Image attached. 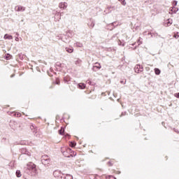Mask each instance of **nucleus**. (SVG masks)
<instances>
[{"instance_id": "10", "label": "nucleus", "mask_w": 179, "mask_h": 179, "mask_svg": "<svg viewBox=\"0 0 179 179\" xmlns=\"http://www.w3.org/2000/svg\"><path fill=\"white\" fill-rule=\"evenodd\" d=\"M62 179H73V177L70 174H64Z\"/></svg>"}, {"instance_id": "41", "label": "nucleus", "mask_w": 179, "mask_h": 179, "mask_svg": "<svg viewBox=\"0 0 179 179\" xmlns=\"http://www.w3.org/2000/svg\"><path fill=\"white\" fill-rule=\"evenodd\" d=\"M140 44H142V42H140V43H138V45H140Z\"/></svg>"}, {"instance_id": "20", "label": "nucleus", "mask_w": 179, "mask_h": 179, "mask_svg": "<svg viewBox=\"0 0 179 179\" xmlns=\"http://www.w3.org/2000/svg\"><path fill=\"white\" fill-rule=\"evenodd\" d=\"M148 34H150L151 37H157L159 36V34L157 33H154V34L150 33Z\"/></svg>"}, {"instance_id": "13", "label": "nucleus", "mask_w": 179, "mask_h": 179, "mask_svg": "<svg viewBox=\"0 0 179 179\" xmlns=\"http://www.w3.org/2000/svg\"><path fill=\"white\" fill-rule=\"evenodd\" d=\"M154 71L155 75H160V73H162V71H160V69H159L158 68H155Z\"/></svg>"}, {"instance_id": "6", "label": "nucleus", "mask_w": 179, "mask_h": 179, "mask_svg": "<svg viewBox=\"0 0 179 179\" xmlns=\"http://www.w3.org/2000/svg\"><path fill=\"white\" fill-rule=\"evenodd\" d=\"M96 69H101V65H100V63L96 62L95 63V66H94L92 67V71H94V72H96L97 70H96Z\"/></svg>"}, {"instance_id": "33", "label": "nucleus", "mask_w": 179, "mask_h": 179, "mask_svg": "<svg viewBox=\"0 0 179 179\" xmlns=\"http://www.w3.org/2000/svg\"><path fill=\"white\" fill-rule=\"evenodd\" d=\"M158 37H159L160 38H164L162 37V36H160V35H158Z\"/></svg>"}, {"instance_id": "22", "label": "nucleus", "mask_w": 179, "mask_h": 179, "mask_svg": "<svg viewBox=\"0 0 179 179\" xmlns=\"http://www.w3.org/2000/svg\"><path fill=\"white\" fill-rule=\"evenodd\" d=\"M171 12H173V13H176L177 12H178V8H172L171 9Z\"/></svg>"}, {"instance_id": "4", "label": "nucleus", "mask_w": 179, "mask_h": 179, "mask_svg": "<svg viewBox=\"0 0 179 179\" xmlns=\"http://www.w3.org/2000/svg\"><path fill=\"white\" fill-rule=\"evenodd\" d=\"M20 152H21V155L20 156V157L22 158L24 157V155H26L27 156H31V154L29 151H27V150L26 148H21L20 149Z\"/></svg>"}, {"instance_id": "29", "label": "nucleus", "mask_w": 179, "mask_h": 179, "mask_svg": "<svg viewBox=\"0 0 179 179\" xmlns=\"http://www.w3.org/2000/svg\"><path fill=\"white\" fill-rule=\"evenodd\" d=\"M87 83H88V85H92V81L87 80Z\"/></svg>"}, {"instance_id": "2", "label": "nucleus", "mask_w": 179, "mask_h": 179, "mask_svg": "<svg viewBox=\"0 0 179 179\" xmlns=\"http://www.w3.org/2000/svg\"><path fill=\"white\" fill-rule=\"evenodd\" d=\"M42 164L47 166L50 164L51 159L48 157V155H43L41 159Z\"/></svg>"}, {"instance_id": "36", "label": "nucleus", "mask_w": 179, "mask_h": 179, "mask_svg": "<svg viewBox=\"0 0 179 179\" xmlns=\"http://www.w3.org/2000/svg\"><path fill=\"white\" fill-rule=\"evenodd\" d=\"M15 76V75H11L10 78H13Z\"/></svg>"}, {"instance_id": "23", "label": "nucleus", "mask_w": 179, "mask_h": 179, "mask_svg": "<svg viewBox=\"0 0 179 179\" xmlns=\"http://www.w3.org/2000/svg\"><path fill=\"white\" fill-rule=\"evenodd\" d=\"M173 37L175 38H178V37H179V32H176V34H174Z\"/></svg>"}, {"instance_id": "34", "label": "nucleus", "mask_w": 179, "mask_h": 179, "mask_svg": "<svg viewBox=\"0 0 179 179\" xmlns=\"http://www.w3.org/2000/svg\"><path fill=\"white\" fill-rule=\"evenodd\" d=\"M57 85H59V81L56 82Z\"/></svg>"}, {"instance_id": "18", "label": "nucleus", "mask_w": 179, "mask_h": 179, "mask_svg": "<svg viewBox=\"0 0 179 179\" xmlns=\"http://www.w3.org/2000/svg\"><path fill=\"white\" fill-rule=\"evenodd\" d=\"M69 146H71V148H75V146H76V143L75 141H71L69 143Z\"/></svg>"}, {"instance_id": "37", "label": "nucleus", "mask_w": 179, "mask_h": 179, "mask_svg": "<svg viewBox=\"0 0 179 179\" xmlns=\"http://www.w3.org/2000/svg\"><path fill=\"white\" fill-rule=\"evenodd\" d=\"M114 23H115V22H113V23L111 24V26H114Z\"/></svg>"}, {"instance_id": "3", "label": "nucleus", "mask_w": 179, "mask_h": 179, "mask_svg": "<svg viewBox=\"0 0 179 179\" xmlns=\"http://www.w3.org/2000/svg\"><path fill=\"white\" fill-rule=\"evenodd\" d=\"M64 174L61 173V171H55L53 172V176L55 177V178H59V179H63L64 178Z\"/></svg>"}, {"instance_id": "11", "label": "nucleus", "mask_w": 179, "mask_h": 179, "mask_svg": "<svg viewBox=\"0 0 179 179\" xmlns=\"http://www.w3.org/2000/svg\"><path fill=\"white\" fill-rule=\"evenodd\" d=\"M62 152L63 153V156H65V157H71L72 155H68V151H64V150H62Z\"/></svg>"}, {"instance_id": "35", "label": "nucleus", "mask_w": 179, "mask_h": 179, "mask_svg": "<svg viewBox=\"0 0 179 179\" xmlns=\"http://www.w3.org/2000/svg\"><path fill=\"white\" fill-rule=\"evenodd\" d=\"M30 128L33 129V128H34V126H31Z\"/></svg>"}, {"instance_id": "9", "label": "nucleus", "mask_w": 179, "mask_h": 179, "mask_svg": "<svg viewBox=\"0 0 179 179\" xmlns=\"http://www.w3.org/2000/svg\"><path fill=\"white\" fill-rule=\"evenodd\" d=\"M3 38H4L5 40H13V36H12L11 35H8V34H6L4 35Z\"/></svg>"}, {"instance_id": "21", "label": "nucleus", "mask_w": 179, "mask_h": 179, "mask_svg": "<svg viewBox=\"0 0 179 179\" xmlns=\"http://www.w3.org/2000/svg\"><path fill=\"white\" fill-rule=\"evenodd\" d=\"M119 1L121 2L123 6H125V5H127V2H125V0H119Z\"/></svg>"}, {"instance_id": "1", "label": "nucleus", "mask_w": 179, "mask_h": 179, "mask_svg": "<svg viewBox=\"0 0 179 179\" xmlns=\"http://www.w3.org/2000/svg\"><path fill=\"white\" fill-rule=\"evenodd\" d=\"M24 173L28 174V176H36L37 174V169L36 168V164L33 162H29L24 167Z\"/></svg>"}, {"instance_id": "42", "label": "nucleus", "mask_w": 179, "mask_h": 179, "mask_svg": "<svg viewBox=\"0 0 179 179\" xmlns=\"http://www.w3.org/2000/svg\"><path fill=\"white\" fill-rule=\"evenodd\" d=\"M140 44H142V42H140V43H138V45H140Z\"/></svg>"}, {"instance_id": "31", "label": "nucleus", "mask_w": 179, "mask_h": 179, "mask_svg": "<svg viewBox=\"0 0 179 179\" xmlns=\"http://www.w3.org/2000/svg\"><path fill=\"white\" fill-rule=\"evenodd\" d=\"M108 9L110 10V9H113L111 6L108 7Z\"/></svg>"}, {"instance_id": "16", "label": "nucleus", "mask_w": 179, "mask_h": 179, "mask_svg": "<svg viewBox=\"0 0 179 179\" xmlns=\"http://www.w3.org/2000/svg\"><path fill=\"white\" fill-rule=\"evenodd\" d=\"M16 176L19 178L20 177H22V173L20 170L16 171L15 172Z\"/></svg>"}, {"instance_id": "39", "label": "nucleus", "mask_w": 179, "mask_h": 179, "mask_svg": "<svg viewBox=\"0 0 179 179\" xmlns=\"http://www.w3.org/2000/svg\"><path fill=\"white\" fill-rule=\"evenodd\" d=\"M66 136H69V134H66Z\"/></svg>"}, {"instance_id": "7", "label": "nucleus", "mask_w": 179, "mask_h": 179, "mask_svg": "<svg viewBox=\"0 0 179 179\" xmlns=\"http://www.w3.org/2000/svg\"><path fill=\"white\" fill-rule=\"evenodd\" d=\"M15 10H17V12H24V10H26V8L22 6H16Z\"/></svg>"}, {"instance_id": "28", "label": "nucleus", "mask_w": 179, "mask_h": 179, "mask_svg": "<svg viewBox=\"0 0 179 179\" xmlns=\"http://www.w3.org/2000/svg\"><path fill=\"white\" fill-rule=\"evenodd\" d=\"M173 3H174V6H177L178 1H173Z\"/></svg>"}, {"instance_id": "24", "label": "nucleus", "mask_w": 179, "mask_h": 179, "mask_svg": "<svg viewBox=\"0 0 179 179\" xmlns=\"http://www.w3.org/2000/svg\"><path fill=\"white\" fill-rule=\"evenodd\" d=\"M14 115L15 117H21L22 116V114L20 113H14Z\"/></svg>"}, {"instance_id": "5", "label": "nucleus", "mask_w": 179, "mask_h": 179, "mask_svg": "<svg viewBox=\"0 0 179 179\" xmlns=\"http://www.w3.org/2000/svg\"><path fill=\"white\" fill-rule=\"evenodd\" d=\"M134 71H135L136 73H139L140 72H143V67H142V66H141V64H137L135 66Z\"/></svg>"}, {"instance_id": "44", "label": "nucleus", "mask_w": 179, "mask_h": 179, "mask_svg": "<svg viewBox=\"0 0 179 179\" xmlns=\"http://www.w3.org/2000/svg\"><path fill=\"white\" fill-rule=\"evenodd\" d=\"M168 65H171L170 63Z\"/></svg>"}, {"instance_id": "45", "label": "nucleus", "mask_w": 179, "mask_h": 179, "mask_svg": "<svg viewBox=\"0 0 179 179\" xmlns=\"http://www.w3.org/2000/svg\"><path fill=\"white\" fill-rule=\"evenodd\" d=\"M67 150H71V149H68Z\"/></svg>"}, {"instance_id": "38", "label": "nucleus", "mask_w": 179, "mask_h": 179, "mask_svg": "<svg viewBox=\"0 0 179 179\" xmlns=\"http://www.w3.org/2000/svg\"><path fill=\"white\" fill-rule=\"evenodd\" d=\"M63 13H60V16H62V15H63Z\"/></svg>"}, {"instance_id": "43", "label": "nucleus", "mask_w": 179, "mask_h": 179, "mask_svg": "<svg viewBox=\"0 0 179 179\" xmlns=\"http://www.w3.org/2000/svg\"><path fill=\"white\" fill-rule=\"evenodd\" d=\"M120 83H124V81H120Z\"/></svg>"}, {"instance_id": "8", "label": "nucleus", "mask_w": 179, "mask_h": 179, "mask_svg": "<svg viewBox=\"0 0 179 179\" xmlns=\"http://www.w3.org/2000/svg\"><path fill=\"white\" fill-rule=\"evenodd\" d=\"M59 8H60V9H66V8H68V3H66V2L60 3Z\"/></svg>"}, {"instance_id": "27", "label": "nucleus", "mask_w": 179, "mask_h": 179, "mask_svg": "<svg viewBox=\"0 0 179 179\" xmlns=\"http://www.w3.org/2000/svg\"><path fill=\"white\" fill-rule=\"evenodd\" d=\"M175 97H177L178 99H179V92L175 94Z\"/></svg>"}, {"instance_id": "12", "label": "nucleus", "mask_w": 179, "mask_h": 179, "mask_svg": "<svg viewBox=\"0 0 179 179\" xmlns=\"http://www.w3.org/2000/svg\"><path fill=\"white\" fill-rule=\"evenodd\" d=\"M66 51L69 54H72L73 52V48H66Z\"/></svg>"}, {"instance_id": "17", "label": "nucleus", "mask_w": 179, "mask_h": 179, "mask_svg": "<svg viewBox=\"0 0 179 179\" xmlns=\"http://www.w3.org/2000/svg\"><path fill=\"white\" fill-rule=\"evenodd\" d=\"M78 87L80 89H85V87H86V85H85V83H80L78 84Z\"/></svg>"}, {"instance_id": "25", "label": "nucleus", "mask_w": 179, "mask_h": 179, "mask_svg": "<svg viewBox=\"0 0 179 179\" xmlns=\"http://www.w3.org/2000/svg\"><path fill=\"white\" fill-rule=\"evenodd\" d=\"M56 66H58L59 68H61V66H62V64L57 62L56 63Z\"/></svg>"}, {"instance_id": "19", "label": "nucleus", "mask_w": 179, "mask_h": 179, "mask_svg": "<svg viewBox=\"0 0 179 179\" xmlns=\"http://www.w3.org/2000/svg\"><path fill=\"white\" fill-rule=\"evenodd\" d=\"M76 65H80L82 64V60H80V59H78L76 62H75Z\"/></svg>"}, {"instance_id": "14", "label": "nucleus", "mask_w": 179, "mask_h": 179, "mask_svg": "<svg viewBox=\"0 0 179 179\" xmlns=\"http://www.w3.org/2000/svg\"><path fill=\"white\" fill-rule=\"evenodd\" d=\"M65 132V129L64 127H61V129L59 130V135H64Z\"/></svg>"}, {"instance_id": "40", "label": "nucleus", "mask_w": 179, "mask_h": 179, "mask_svg": "<svg viewBox=\"0 0 179 179\" xmlns=\"http://www.w3.org/2000/svg\"><path fill=\"white\" fill-rule=\"evenodd\" d=\"M140 44H142V42H140V43H138V45H140Z\"/></svg>"}, {"instance_id": "30", "label": "nucleus", "mask_w": 179, "mask_h": 179, "mask_svg": "<svg viewBox=\"0 0 179 179\" xmlns=\"http://www.w3.org/2000/svg\"><path fill=\"white\" fill-rule=\"evenodd\" d=\"M15 41H19V38L16 37L15 38Z\"/></svg>"}, {"instance_id": "32", "label": "nucleus", "mask_w": 179, "mask_h": 179, "mask_svg": "<svg viewBox=\"0 0 179 179\" xmlns=\"http://www.w3.org/2000/svg\"><path fill=\"white\" fill-rule=\"evenodd\" d=\"M108 164H110V166H113V164H111L110 162H108Z\"/></svg>"}, {"instance_id": "15", "label": "nucleus", "mask_w": 179, "mask_h": 179, "mask_svg": "<svg viewBox=\"0 0 179 179\" xmlns=\"http://www.w3.org/2000/svg\"><path fill=\"white\" fill-rule=\"evenodd\" d=\"M13 124L16 125V122L13 121L10 122V127L12 128V129H15V126H13Z\"/></svg>"}, {"instance_id": "26", "label": "nucleus", "mask_w": 179, "mask_h": 179, "mask_svg": "<svg viewBox=\"0 0 179 179\" xmlns=\"http://www.w3.org/2000/svg\"><path fill=\"white\" fill-rule=\"evenodd\" d=\"M90 27H92V28L94 27V22H92L90 25Z\"/></svg>"}]
</instances>
